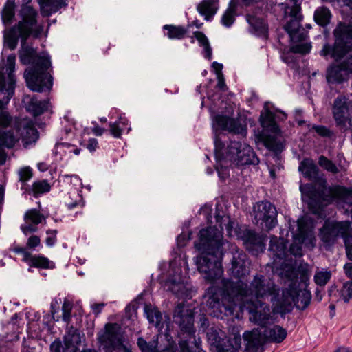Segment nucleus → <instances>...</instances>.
Wrapping results in <instances>:
<instances>
[{
	"label": "nucleus",
	"mask_w": 352,
	"mask_h": 352,
	"mask_svg": "<svg viewBox=\"0 0 352 352\" xmlns=\"http://www.w3.org/2000/svg\"><path fill=\"white\" fill-rule=\"evenodd\" d=\"M223 235L218 229L209 227L200 230L195 247L201 254L197 256L195 263L199 272L209 283H214L223 275Z\"/></svg>",
	"instance_id": "obj_1"
},
{
	"label": "nucleus",
	"mask_w": 352,
	"mask_h": 352,
	"mask_svg": "<svg viewBox=\"0 0 352 352\" xmlns=\"http://www.w3.org/2000/svg\"><path fill=\"white\" fill-rule=\"evenodd\" d=\"M278 274L287 285V287L283 290L277 307L285 311L294 304L298 309H305L311 299V292L302 288L307 286L309 280V265L307 263H300L296 267L292 264L283 263Z\"/></svg>",
	"instance_id": "obj_2"
},
{
	"label": "nucleus",
	"mask_w": 352,
	"mask_h": 352,
	"mask_svg": "<svg viewBox=\"0 0 352 352\" xmlns=\"http://www.w3.org/2000/svg\"><path fill=\"white\" fill-rule=\"evenodd\" d=\"M219 293L229 302L241 303L249 300H261L270 297L274 305L280 301L279 289L263 275H256L250 286L242 280L234 282L228 278L221 280Z\"/></svg>",
	"instance_id": "obj_3"
},
{
	"label": "nucleus",
	"mask_w": 352,
	"mask_h": 352,
	"mask_svg": "<svg viewBox=\"0 0 352 352\" xmlns=\"http://www.w3.org/2000/svg\"><path fill=\"white\" fill-rule=\"evenodd\" d=\"M43 29L41 23H15L4 30L5 45L10 50H14L16 48L18 42L20 41L21 46V62L23 64L32 63L34 65L38 56H36V51L29 46L26 41L31 37H40L43 32ZM43 54H47L43 53L41 56Z\"/></svg>",
	"instance_id": "obj_4"
},
{
	"label": "nucleus",
	"mask_w": 352,
	"mask_h": 352,
	"mask_svg": "<svg viewBox=\"0 0 352 352\" xmlns=\"http://www.w3.org/2000/svg\"><path fill=\"white\" fill-rule=\"evenodd\" d=\"M214 153L217 160L216 169L219 174L224 171L223 163L227 161L232 162L236 166L258 165L259 159L253 148L239 141H230L226 148L221 140L216 138L214 140ZM226 170V168H225Z\"/></svg>",
	"instance_id": "obj_5"
},
{
	"label": "nucleus",
	"mask_w": 352,
	"mask_h": 352,
	"mask_svg": "<svg viewBox=\"0 0 352 352\" xmlns=\"http://www.w3.org/2000/svg\"><path fill=\"white\" fill-rule=\"evenodd\" d=\"M307 193V204L313 213H318L322 208L334 200H346L352 198V192L346 187L335 185L327 186L326 178L320 179Z\"/></svg>",
	"instance_id": "obj_6"
},
{
	"label": "nucleus",
	"mask_w": 352,
	"mask_h": 352,
	"mask_svg": "<svg viewBox=\"0 0 352 352\" xmlns=\"http://www.w3.org/2000/svg\"><path fill=\"white\" fill-rule=\"evenodd\" d=\"M52 72L50 56L43 54L38 56L34 64L25 71L28 87L36 92L50 91L53 86Z\"/></svg>",
	"instance_id": "obj_7"
},
{
	"label": "nucleus",
	"mask_w": 352,
	"mask_h": 352,
	"mask_svg": "<svg viewBox=\"0 0 352 352\" xmlns=\"http://www.w3.org/2000/svg\"><path fill=\"white\" fill-rule=\"evenodd\" d=\"M230 303L228 307H224L226 311L232 313L235 306H239L241 309H245L248 311L250 320L257 325L266 327L274 321L270 305L262 302V300H249L241 303Z\"/></svg>",
	"instance_id": "obj_8"
},
{
	"label": "nucleus",
	"mask_w": 352,
	"mask_h": 352,
	"mask_svg": "<svg viewBox=\"0 0 352 352\" xmlns=\"http://www.w3.org/2000/svg\"><path fill=\"white\" fill-rule=\"evenodd\" d=\"M334 34L336 37L334 45L324 44L320 54L324 57L330 56L338 60L352 49V39H350L349 34L344 28V23H339L334 30Z\"/></svg>",
	"instance_id": "obj_9"
},
{
	"label": "nucleus",
	"mask_w": 352,
	"mask_h": 352,
	"mask_svg": "<svg viewBox=\"0 0 352 352\" xmlns=\"http://www.w3.org/2000/svg\"><path fill=\"white\" fill-rule=\"evenodd\" d=\"M16 56L10 54L8 56L6 65V76L0 72V109L8 104L14 94L16 76L14 74Z\"/></svg>",
	"instance_id": "obj_10"
},
{
	"label": "nucleus",
	"mask_w": 352,
	"mask_h": 352,
	"mask_svg": "<svg viewBox=\"0 0 352 352\" xmlns=\"http://www.w3.org/2000/svg\"><path fill=\"white\" fill-rule=\"evenodd\" d=\"M351 232L349 221L325 222L320 230L319 236L327 249L336 243L339 236L344 241Z\"/></svg>",
	"instance_id": "obj_11"
},
{
	"label": "nucleus",
	"mask_w": 352,
	"mask_h": 352,
	"mask_svg": "<svg viewBox=\"0 0 352 352\" xmlns=\"http://www.w3.org/2000/svg\"><path fill=\"white\" fill-rule=\"evenodd\" d=\"M98 340L104 352H113L124 346L120 327L116 323H107L105 331L98 336Z\"/></svg>",
	"instance_id": "obj_12"
},
{
	"label": "nucleus",
	"mask_w": 352,
	"mask_h": 352,
	"mask_svg": "<svg viewBox=\"0 0 352 352\" xmlns=\"http://www.w3.org/2000/svg\"><path fill=\"white\" fill-rule=\"evenodd\" d=\"M254 219L257 224L269 231L274 228L277 223L276 207L269 201H261L254 207Z\"/></svg>",
	"instance_id": "obj_13"
},
{
	"label": "nucleus",
	"mask_w": 352,
	"mask_h": 352,
	"mask_svg": "<svg viewBox=\"0 0 352 352\" xmlns=\"http://www.w3.org/2000/svg\"><path fill=\"white\" fill-rule=\"evenodd\" d=\"M352 101L345 96H338L333 101L332 114L336 125L345 126L351 121Z\"/></svg>",
	"instance_id": "obj_14"
},
{
	"label": "nucleus",
	"mask_w": 352,
	"mask_h": 352,
	"mask_svg": "<svg viewBox=\"0 0 352 352\" xmlns=\"http://www.w3.org/2000/svg\"><path fill=\"white\" fill-rule=\"evenodd\" d=\"M12 252L16 254L22 255V261L29 265L28 271L32 272V267L38 269H52L54 263L42 254H32L26 248L20 246H15Z\"/></svg>",
	"instance_id": "obj_15"
},
{
	"label": "nucleus",
	"mask_w": 352,
	"mask_h": 352,
	"mask_svg": "<svg viewBox=\"0 0 352 352\" xmlns=\"http://www.w3.org/2000/svg\"><path fill=\"white\" fill-rule=\"evenodd\" d=\"M175 322L177 323L182 331L188 335H194V313L192 309L187 308L184 304H179L175 309L173 316Z\"/></svg>",
	"instance_id": "obj_16"
},
{
	"label": "nucleus",
	"mask_w": 352,
	"mask_h": 352,
	"mask_svg": "<svg viewBox=\"0 0 352 352\" xmlns=\"http://www.w3.org/2000/svg\"><path fill=\"white\" fill-rule=\"evenodd\" d=\"M16 129L21 136L23 145L28 148L38 140L39 134L33 122L28 119L19 120L16 122Z\"/></svg>",
	"instance_id": "obj_17"
},
{
	"label": "nucleus",
	"mask_w": 352,
	"mask_h": 352,
	"mask_svg": "<svg viewBox=\"0 0 352 352\" xmlns=\"http://www.w3.org/2000/svg\"><path fill=\"white\" fill-rule=\"evenodd\" d=\"M214 124L223 130L230 133L245 136L247 128L245 124L238 119L230 118L226 116L217 115L214 118Z\"/></svg>",
	"instance_id": "obj_18"
},
{
	"label": "nucleus",
	"mask_w": 352,
	"mask_h": 352,
	"mask_svg": "<svg viewBox=\"0 0 352 352\" xmlns=\"http://www.w3.org/2000/svg\"><path fill=\"white\" fill-rule=\"evenodd\" d=\"M241 238L246 249L252 254H256L264 251L266 236L259 235L253 230H246Z\"/></svg>",
	"instance_id": "obj_19"
},
{
	"label": "nucleus",
	"mask_w": 352,
	"mask_h": 352,
	"mask_svg": "<svg viewBox=\"0 0 352 352\" xmlns=\"http://www.w3.org/2000/svg\"><path fill=\"white\" fill-rule=\"evenodd\" d=\"M231 265L230 274L235 278L240 279L250 273V262L247 255L243 252L236 251L233 254Z\"/></svg>",
	"instance_id": "obj_20"
},
{
	"label": "nucleus",
	"mask_w": 352,
	"mask_h": 352,
	"mask_svg": "<svg viewBox=\"0 0 352 352\" xmlns=\"http://www.w3.org/2000/svg\"><path fill=\"white\" fill-rule=\"evenodd\" d=\"M22 102L25 110L36 117L42 115L48 110L50 107V100H38L36 96L26 95L23 98Z\"/></svg>",
	"instance_id": "obj_21"
},
{
	"label": "nucleus",
	"mask_w": 352,
	"mask_h": 352,
	"mask_svg": "<svg viewBox=\"0 0 352 352\" xmlns=\"http://www.w3.org/2000/svg\"><path fill=\"white\" fill-rule=\"evenodd\" d=\"M245 342V350L248 352H261L265 343L263 333L257 329L251 331H245L243 335Z\"/></svg>",
	"instance_id": "obj_22"
},
{
	"label": "nucleus",
	"mask_w": 352,
	"mask_h": 352,
	"mask_svg": "<svg viewBox=\"0 0 352 352\" xmlns=\"http://www.w3.org/2000/svg\"><path fill=\"white\" fill-rule=\"evenodd\" d=\"M292 5L281 3L279 5L283 12V19L285 22H301L303 16L300 12V6L298 0H289Z\"/></svg>",
	"instance_id": "obj_23"
},
{
	"label": "nucleus",
	"mask_w": 352,
	"mask_h": 352,
	"mask_svg": "<svg viewBox=\"0 0 352 352\" xmlns=\"http://www.w3.org/2000/svg\"><path fill=\"white\" fill-rule=\"evenodd\" d=\"M298 170L305 177L315 184L318 183L320 179L324 178L323 175H320L318 167L311 159L303 160L299 165Z\"/></svg>",
	"instance_id": "obj_24"
},
{
	"label": "nucleus",
	"mask_w": 352,
	"mask_h": 352,
	"mask_svg": "<svg viewBox=\"0 0 352 352\" xmlns=\"http://www.w3.org/2000/svg\"><path fill=\"white\" fill-rule=\"evenodd\" d=\"M19 141L13 132L3 131L0 132V166L4 165L7 161L8 153L5 149L12 148Z\"/></svg>",
	"instance_id": "obj_25"
},
{
	"label": "nucleus",
	"mask_w": 352,
	"mask_h": 352,
	"mask_svg": "<svg viewBox=\"0 0 352 352\" xmlns=\"http://www.w3.org/2000/svg\"><path fill=\"white\" fill-rule=\"evenodd\" d=\"M268 250L274 261L283 260L287 254V243L283 239L273 236L270 239Z\"/></svg>",
	"instance_id": "obj_26"
},
{
	"label": "nucleus",
	"mask_w": 352,
	"mask_h": 352,
	"mask_svg": "<svg viewBox=\"0 0 352 352\" xmlns=\"http://www.w3.org/2000/svg\"><path fill=\"white\" fill-rule=\"evenodd\" d=\"M283 29L289 34L292 43L305 41L307 36V32L301 23H285Z\"/></svg>",
	"instance_id": "obj_27"
},
{
	"label": "nucleus",
	"mask_w": 352,
	"mask_h": 352,
	"mask_svg": "<svg viewBox=\"0 0 352 352\" xmlns=\"http://www.w3.org/2000/svg\"><path fill=\"white\" fill-rule=\"evenodd\" d=\"M265 342L270 341L276 343L283 342L287 337V332L285 329L279 325L266 327L263 332Z\"/></svg>",
	"instance_id": "obj_28"
},
{
	"label": "nucleus",
	"mask_w": 352,
	"mask_h": 352,
	"mask_svg": "<svg viewBox=\"0 0 352 352\" xmlns=\"http://www.w3.org/2000/svg\"><path fill=\"white\" fill-rule=\"evenodd\" d=\"M197 9L204 20L211 21L217 11V3L214 0H203L197 5Z\"/></svg>",
	"instance_id": "obj_29"
},
{
	"label": "nucleus",
	"mask_w": 352,
	"mask_h": 352,
	"mask_svg": "<svg viewBox=\"0 0 352 352\" xmlns=\"http://www.w3.org/2000/svg\"><path fill=\"white\" fill-rule=\"evenodd\" d=\"M41 14L48 16L56 12L63 6H66V0H38Z\"/></svg>",
	"instance_id": "obj_30"
},
{
	"label": "nucleus",
	"mask_w": 352,
	"mask_h": 352,
	"mask_svg": "<svg viewBox=\"0 0 352 352\" xmlns=\"http://www.w3.org/2000/svg\"><path fill=\"white\" fill-rule=\"evenodd\" d=\"M347 71L344 63L338 65H331L327 69V79L329 82L340 83L344 80L343 72Z\"/></svg>",
	"instance_id": "obj_31"
},
{
	"label": "nucleus",
	"mask_w": 352,
	"mask_h": 352,
	"mask_svg": "<svg viewBox=\"0 0 352 352\" xmlns=\"http://www.w3.org/2000/svg\"><path fill=\"white\" fill-rule=\"evenodd\" d=\"M64 344L66 348L71 346L77 347L81 343V338L78 329L70 327L63 338Z\"/></svg>",
	"instance_id": "obj_32"
},
{
	"label": "nucleus",
	"mask_w": 352,
	"mask_h": 352,
	"mask_svg": "<svg viewBox=\"0 0 352 352\" xmlns=\"http://www.w3.org/2000/svg\"><path fill=\"white\" fill-rule=\"evenodd\" d=\"M128 122V120L122 117H120L113 122H110L109 126L111 135L115 138H120L124 131L127 129Z\"/></svg>",
	"instance_id": "obj_33"
},
{
	"label": "nucleus",
	"mask_w": 352,
	"mask_h": 352,
	"mask_svg": "<svg viewBox=\"0 0 352 352\" xmlns=\"http://www.w3.org/2000/svg\"><path fill=\"white\" fill-rule=\"evenodd\" d=\"M207 337L210 344L214 346L217 351H221L228 344H232L229 340L221 339L217 330L213 329L209 330Z\"/></svg>",
	"instance_id": "obj_34"
},
{
	"label": "nucleus",
	"mask_w": 352,
	"mask_h": 352,
	"mask_svg": "<svg viewBox=\"0 0 352 352\" xmlns=\"http://www.w3.org/2000/svg\"><path fill=\"white\" fill-rule=\"evenodd\" d=\"M166 31V34L171 39H182L188 32V30L182 25L166 24L163 27Z\"/></svg>",
	"instance_id": "obj_35"
},
{
	"label": "nucleus",
	"mask_w": 352,
	"mask_h": 352,
	"mask_svg": "<svg viewBox=\"0 0 352 352\" xmlns=\"http://www.w3.org/2000/svg\"><path fill=\"white\" fill-rule=\"evenodd\" d=\"M21 22H37L38 12L31 6L23 4L19 11Z\"/></svg>",
	"instance_id": "obj_36"
},
{
	"label": "nucleus",
	"mask_w": 352,
	"mask_h": 352,
	"mask_svg": "<svg viewBox=\"0 0 352 352\" xmlns=\"http://www.w3.org/2000/svg\"><path fill=\"white\" fill-rule=\"evenodd\" d=\"M15 0H8L1 12L2 22H12L15 16Z\"/></svg>",
	"instance_id": "obj_37"
},
{
	"label": "nucleus",
	"mask_w": 352,
	"mask_h": 352,
	"mask_svg": "<svg viewBox=\"0 0 352 352\" xmlns=\"http://www.w3.org/2000/svg\"><path fill=\"white\" fill-rule=\"evenodd\" d=\"M194 36L197 38L199 45L204 47V57L208 60H211L212 58V51L208 38L203 32L199 31L195 32Z\"/></svg>",
	"instance_id": "obj_38"
},
{
	"label": "nucleus",
	"mask_w": 352,
	"mask_h": 352,
	"mask_svg": "<svg viewBox=\"0 0 352 352\" xmlns=\"http://www.w3.org/2000/svg\"><path fill=\"white\" fill-rule=\"evenodd\" d=\"M51 186L47 180L35 181L31 187L32 195L38 197L41 195L50 192Z\"/></svg>",
	"instance_id": "obj_39"
},
{
	"label": "nucleus",
	"mask_w": 352,
	"mask_h": 352,
	"mask_svg": "<svg viewBox=\"0 0 352 352\" xmlns=\"http://www.w3.org/2000/svg\"><path fill=\"white\" fill-rule=\"evenodd\" d=\"M165 287L167 290L170 291L177 296H179L182 293L183 283L181 282V278H168L166 281Z\"/></svg>",
	"instance_id": "obj_40"
},
{
	"label": "nucleus",
	"mask_w": 352,
	"mask_h": 352,
	"mask_svg": "<svg viewBox=\"0 0 352 352\" xmlns=\"http://www.w3.org/2000/svg\"><path fill=\"white\" fill-rule=\"evenodd\" d=\"M263 142L265 146L272 151H281L283 148V144L278 141L275 136L270 135H264L263 137Z\"/></svg>",
	"instance_id": "obj_41"
},
{
	"label": "nucleus",
	"mask_w": 352,
	"mask_h": 352,
	"mask_svg": "<svg viewBox=\"0 0 352 352\" xmlns=\"http://www.w3.org/2000/svg\"><path fill=\"white\" fill-rule=\"evenodd\" d=\"M268 30L267 23H250L248 28L252 34L264 38L268 36Z\"/></svg>",
	"instance_id": "obj_42"
},
{
	"label": "nucleus",
	"mask_w": 352,
	"mask_h": 352,
	"mask_svg": "<svg viewBox=\"0 0 352 352\" xmlns=\"http://www.w3.org/2000/svg\"><path fill=\"white\" fill-rule=\"evenodd\" d=\"M145 314L150 323L155 326H159L162 320L161 312L151 306H146L144 308Z\"/></svg>",
	"instance_id": "obj_43"
},
{
	"label": "nucleus",
	"mask_w": 352,
	"mask_h": 352,
	"mask_svg": "<svg viewBox=\"0 0 352 352\" xmlns=\"http://www.w3.org/2000/svg\"><path fill=\"white\" fill-rule=\"evenodd\" d=\"M314 19L315 22H330L331 13L327 8L319 7L314 12Z\"/></svg>",
	"instance_id": "obj_44"
},
{
	"label": "nucleus",
	"mask_w": 352,
	"mask_h": 352,
	"mask_svg": "<svg viewBox=\"0 0 352 352\" xmlns=\"http://www.w3.org/2000/svg\"><path fill=\"white\" fill-rule=\"evenodd\" d=\"M43 216L36 209L28 210L24 216V219L27 223H31L34 225H38L41 223Z\"/></svg>",
	"instance_id": "obj_45"
},
{
	"label": "nucleus",
	"mask_w": 352,
	"mask_h": 352,
	"mask_svg": "<svg viewBox=\"0 0 352 352\" xmlns=\"http://www.w3.org/2000/svg\"><path fill=\"white\" fill-rule=\"evenodd\" d=\"M201 342L199 338H198L197 340H195V349L194 351L190 348L188 341L187 340H179L178 346L180 352H206L201 348Z\"/></svg>",
	"instance_id": "obj_46"
},
{
	"label": "nucleus",
	"mask_w": 352,
	"mask_h": 352,
	"mask_svg": "<svg viewBox=\"0 0 352 352\" xmlns=\"http://www.w3.org/2000/svg\"><path fill=\"white\" fill-rule=\"evenodd\" d=\"M17 174L19 182L22 184L21 189H23L25 183L32 178L33 170L30 166H24L18 170Z\"/></svg>",
	"instance_id": "obj_47"
},
{
	"label": "nucleus",
	"mask_w": 352,
	"mask_h": 352,
	"mask_svg": "<svg viewBox=\"0 0 352 352\" xmlns=\"http://www.w3.org/2000/svg\"><path fill=\"white\" fill-rule=\"evenodd\" d=\"M237 5L233 0H231L229 7L222 16L221 22H234L236 15Z\"/></svg>",
	"instance_id": "obj_48"
},
{
	"label": "nucleus",
	"mask_w": 352,
	"mask_h": 352,
	"mask_svg": "<svg viewBox=\"0 0 352 352\" xmlns=\"http://www.w3.org/2000/svg\"><path fill=\"white\" fill-rule=\"evenodd\" d=\"M318 164L324 169L333 174H337L339 172L336 165L327 157L321 155L318 158Z\"/></svg>",
	"instance_id": "obj_49"
},
{
	"label": "nucleus",
	"mask_w": 352,
	"mask_h": 352,
	"mask_svg": "<svg viewBox=\"0 0 352 352\" xmlns=\"http://www.w3.org/2000/svg\"><path fill=\"white\" fill-rule=\"evenodd\" d=\"M331 278V272L328 270H321L316 272L314 281L317 285L324 286Z\"/></svg>",
	"instance_id": "obj_50"
},
{
	"label": "nucleus",
	"mask_w": 352,
	"mask_h": 352,
	"mask_svg": "<svg viewBox=\"0 0 352 352\" xmlns=\"http://www.w3.org/2000/svg\"><path fill=\"white\" fill-rule=\"evenodd\" d=\"M276 115L269 109L261 115V122L263 126H274L276 125Z\"/></svg>",
	"instance_id": "obj_51"
},
{
	"label": "nucleus",
	"mask_w": 352,
	"mask_h": 352,
	"mask_svg": "<svg viewBox=\"0 0 352 352\" xmlns=\"http://www.w3.org/2000/svg\"><path fill=\"white\" fill-rule=\"evenodd\" d=\"M137 344L142 352H157V343L154 342H148L143 338H138Z\"/></svg>",
	"instance_id": "obj_52"
},
{
	"label": "nucleus",
	"mask_w": 352,
	"mask_h": 352,
	"mask_svg": "<svg viewBox=\"0 0 352 352\" xmlns=\"http://www.w3.org/2000/svg\"><path fill=\"white\" fill-rule=\"evenodd\" d=\"M72 303L67 300H65L62 305V319L67 324L72 320Z\"/></svg>",
	"instance_id": "obj_53"
},
{
	"label": "nucleus",
	"mask_w": 352,
	"mask_h": 352,
	"mask_svg": "<svg viewBox=\"0 0 352 352\" xmlns=\"http://www.w3.org/2000/svg\"><path fill=\"white\" fill-rule=\"evenodd\" d=\"M311 45L310 43L296 44L290 47V52L294 54H307L310 52Z\"/></svg>",
	"instance_id": "obj_54"
},
{
	"label": "nucleus",
	"mask_w": 352,
	"mask_h": 352,
	"mask_svg": "<svg viewBox=\"0 0 352 352\" xmlns=\"http://www.w3.org/2000/svg\"><path fill=\"white\" fill-rule=\"evenodd\" d=\"M7 106L8 104L5 107L0 109V126L2 128L8 126L11 122V117L7 111H4Z\"/></svg>",
	"instance_id": "obj_55"
},
{
	"label": "nucleus",
	"mask_w": 352,
	"mask_h": 352,
	"mask_svg": "<svg viewBox=\"0 0 352 352\" xmlns=\"http://www.w3.org/2000/svg\"><path fill=\"white\" fill-rule=\"evenodd\" d=\"M57 230H48L46 231L47 237L45 239V243L49 247L54 246L57 241Z\"/></svg>",
	"instance_id": "obj_56"
},
{
	"label": "nucleus",
	"mask_w": 352,
	"mask_h": 352,
	"mask_svg": "<svg viewBox=\"0 0 352 352\" xmlns=\"http://www.w3.org/2000/svg\"><path fill=\"white\" fill-rule=\"evenodd\" d=\"M217 293L216 289L214 287H211L208 289V294H212L208 299V302L210 306L212 308H219L220 306V302L216 296Z\"/></svg>",
	"instance_id": "obj_57"
},
{
	"label": "nucleus",
	"mask_w": 352,
	"mask_h": 352,
	"mask_svg": "<svg viewBox=\"0 0 352 352\" xmlns=\"http://www.w3.org/2000/svg\"><path fill=\"white\" fill-rule=\"evenodd\" d=\"M352 298V280L347 281L344 285L342 299L345 302H349Z\"/></svg>",
	"instance_id": "obj_58"
},
{
	"label": "nucleus",
	"mask_w": 352,
	"mask_h": 352,
	"mask_svg": "<svg viewBox=\"0 0 352 352\" xmlns=\"http://www.w3.org/2000/svg\"><path fill=\"white\" fill-rule=\"evenodd\" d=\"M311 129L315 131L321 137L330 138L332 135L331 131L324 126L313 125Z\"/></svg>",
	"instance_id": "obj_59"
},
{
	"label": "nucleus",
	"mask_w": 352,
	"mask_h": 352,
	"mask_svg": "<svg viewBox=\"0 0 352 352\" xmlns=\"http://www.w3.org/2000/svg\"><path fill=\"white\" fill-rule=\"evenodd\" d=\"M39 246H41V239L38 236L32 235L28 239L26 249L34 250Z\"/></svg>",
	"instance_id": "obj_60"
},
{
	"label": "nucleus",
	"mask_w": 352,
	"mask_h": 352,
	"mask_svg": "<svg viewBox=\"0 0 352 352\" xmlns=\"http://www.w3.org/2000/svg\"><path fill=\"white\" fill-rule=\"evenodd\" d=\"M59 305H60V302H58V300H57V299H53L52 301L51 302L50 312H51L52 318L55 321H58L60 319L59 316H56V314H58V311H59Z\"/></svg>",
	"instance_id": "obj_61"
},
{
	"label": "nucleus",
	"mask_w": 352,
	"mask_h": 352,
	"mask_svg": "<svg viewBox=\"0 0 352 352\" xmlns=\"http://www.w3.org/2000/svg\"><path fill=\"white\" fill-rule=\"evenodd\" d=\"M72 148L69 151V152H72L74 153L75 155H78L80 154V148H74V146L72 145L71 144L69 143H67V142H60V143H58L56 144L55 146V150H56V153H57V150L58 149H61V148Z\"/></svg>",
	"instance_id": "obj_62"
},
{
	"label": "nucleus",
	"mask_w": 352,
	"mask_h": 352,
	"mask_svg": "<svg viewBox=\"0 0 352 352\" xmlns=\"http://www.w3.org/2000/svg\"><path fill=\"white\" fill-rule=\"evenodd\" d=\"M289 251L291 254L295 256H302L303 254L302 245L298 243L291 244Z\"/></svg>",
	"instance_id": "obj_63"
},
{
	"label": "nucleus",
	"mask_w": 352,
	"mask_h": 352,
	"mask_svg": "<svg viewBox=\"0 0 352 352\" xmlns=\"http://www.w3.org/2000/svg\"><path fill=\"white\" fill-rule=\"evenodd\" d=\"M240 338L235 339L236 346H234L232 344H228V346L225 347L221 351L217 352H239V349L240 348Z\"/></svg>",
	"instance_id": "obj_64"
}]
</instances>
